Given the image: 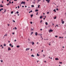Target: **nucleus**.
<instances>
[{
    "label": "nucleus",
    "mask_w": 66,
    "mask_h": 66,
    "mask_svg": "<svg viewBox=\"0 0 66 66\" xmlns=\"http://www.w3.org/2000/svg\"><path fill=\"white\" fill-rule=\"evenodd\" d=\"M30 49V48H27L26 49V51H28V50H29Z\"/></svg>",
    "instance_id": "obj_1"
},
{
    "label": "nucleus",
    "mask_w": 66,
    "mask_h": 66,
    "mask_svg": "<svg viewBox=\"0 0 66 66\" xmlns=\"http://www.w3.org/2000/svg\"><path fill=\"white\" fill-rule=\"evenodd\" d=\"M50 0H46V1H47L48 3H49L50 2Z\"/></svg>",
    "instance_id": "obj_2"
},
{
    "label": "nucleus",
    "mask_w": 66,
    "mask_h": 66,
    "mask_svg": "<svg viewBox=\"0 0 66 66\" xmlns=\"http://www.w3.org/2000/svg\"><path fill=\"white\" fill-rule=\"evenodd\" d=\"M25 3H26L25 2H22V3H21V4H24V5Z\"/></svg>",
    "instance_id": "obj_3"
},
{
    "label": "nucleus",
    "mask_w": 66,
    "mask_h": 66,
    "mask_svg": "<svg viewBox=\"0 0 66 66\" xmlns=\"http://www.w3.org/2000/svg\"><path fill=\"white\" fill-rule=\"evenodd\" d=\"M53 32V30H51V29H50L49 31V32Z\"/></svg>",
    "instance_id": "obj_4"
},
{
    "label": "nucleus",
    "mask_w": 66,
    "mask_h": 66,
    "mask_svg": "<svg viewBox=\"0 0 66 66\" xmlns=\"http://www.w3.org/2000/svg\"><path fill=\"white\" fill-rule=\"evenodd\" d=\"M11 50V49L10 48V47H8V51H9V50Z\"/></svg>",
    "instance_id": "obj_5"
},
{
    "label": "nucleus",
    "mask_w": 66,
    "mask_h": 66,
    "mask_svg": "<svg viewBox=\"0 0 66 66\" xmlns=\"http://www.w3.org/2000/svg\"><path fill=\"white\" fill-rule=\"evenodd\" d=\"M55 60H59V59H58V58H56L55 59Z\"/></svg>",
    "instance_id": "obj_6"
},
{
    "label": "nucleus",
    "mask_w": 66,
    "mask_h": 66,
    "mask_svg": "<svg viewBox=\"0 0 66 66\" xmlns=\"http://www.w3.org/2000/svg\"><path fill=\"white\" fill-rule=\"evenodd\" d=\"M2 10H3V9H0V12H1Z\"/></svg>",
    "instance_id": "obj_7"
},
{
    "label": "nucleus",
    "mask_w": 66,
    "mask_h": 66,
    "mask_svg": "<svg viewBox=\"0 0 66 66\" xmlns=\"http://www.w3.org/2000/svg\"><path fill=\"white\" fill-rule=\"evenodd\" d=\"M62 24H64V21H62Z\"/></svg>",
    "instance_id": "obj_8"
},
{
    "label": "nucleus",
    "mask_w": 66,
    "mask_h": 66,
    "mask_svg": "<svg viewBox=\"0 0 66 66\" xmlns=\"http://www.w3.org/2000/svg\"><path fill=\"white\" fill-rule=\"evenodd\" d=\"M9 46H10L11 47V46H12V44H9Z\"/></svg>",
    "instance_id": "obj_9"
},
{
    "label": "nucleus",
    "mask_w": 66,
    "mask_h": 66,
    "mask_svg": "<svg viewBox=\"0 0 66 66\" xmlns=\"http://www.w3.org/2000/svg\"><path fill=\"white\" fill-rule=\"evenodd\" d=\"M37 32H36L35 33V35H36V36H37Z\"/></svg>",
    "instance_id": "obj_10"
},
{
    "label": "nucleus",
    "mask_w": 66,
    "mask_h": 66,
    "mask_svg": "<svg viewBox=\"0 0 66 66\" xmlns=\"http://www.w3.org/2000/svg\"><path fill=\"white\" fill-rule=\"evenodd\" d=\"M40 19H42V18H43V17H42V16H41L40 17Z\"/></svg>",
    "instance_id": "obj_11"
},
{
    "label": "nucleus",
    "mask_w": 66,
    "mask_h": 66,
    "mask_svg": "<svg viewBox=\"0 0 66 66\" xmlns=\"http://www.w3.org/2000/svg\"><path fill=\"white\" fill-rule=\"evenodd\" d=\"M45 24H46V26H47V25H48V23H47V22H46Z\"/></svg>",
    "instance_id": "obj_12"
},
{
    "label": "nucleus",
    "mask_w": 66,
    "mask_h": 66,
    "mask_svg": "<svg viewBox=\"0 0 66 66\" xmlns=\"http://www.w3.org/2000/svg\"><path fill=\"white\" fill-rule=\"evenodd\" d=\"M16 47L17 48H19V45H18L16 46Z\"/></svg>",
    "instance_id": "obj_13"
},
{
    "label": "nucleus",
    "mask_w": 66,
    "mask_h": 66,
    "mask_svg": "<svg viewBox=\"0 0 66 66\" xmlns=\"http://www.w3.org/2000/svg\"><path fill=\"white\" fill-rule=\"evenodd\" d=\"M31 12H32V10H31L30 11H29V13H31Z\"/></svg>",
    "instance_id": "obj_14"
},
{
    "label": "nucleus",
    "mask_w": 66,
    "mask_h": 66,
    "mask_svg": "<svg viewBox=\"0 0 66 66\" xmlns=\"http://www.w3.org/2000/svg\"><path fill=\"white\" fill-rule=\"evenodd\" d=\"M31 7H34V5H31Z\"/></svg>",
    "instance_id": "obj_15"
},
{
    "label": "nucleus",
    "mask_w": 66,
    "mask_h": 66,
    "mask_svg": "<svg viewBox=\"0 0 66 66\" xmlns=\"http://www.w3.org/2000/svg\"><path fill=\"white\" fill-rule=\"evenodd\" d=\"M31 56L32 57H34V56L33 55H31Z\"/></svg>",
    "instance_id": "obj_16"
},
{
    "label": "nucleus",
    "mask_w": 66,
    "mask_h": 66,
    "mask_svg": "<svg viewBox=\"0 0 66 66\" xmlns=\"http://www.w3.org/2000/svg\"><path fill=\"white\" fill-rule=\"evenodd\" d=\"M38 10H35V12H38Z\"/></svg>",
    "instance_id": "obj_17"
},
{
    "label": "nucleus",
    "mask_w": 66,
    "mask_h": 66,
    "mask_svg": "<svg viewBox=\"0 0 66 66\" xmlns=\"http://www.w3.org/2000/svg\"><path fill=\"white\" fill-rule=\"evenodd\" d=\"M55 12H56V10L55 9H54L53 10Z\"/></svg>",
    "instance_id": "obj_18"
},
{
    "label": "nucleus",
    "mask_w": 66,
    "mask_h": 66,
    "mask_svg": "<svg viewBox=\"0 0 66 66\" xmlns=\"http://www.w3.org/2000/svg\"><path fill=\"white\" fill-rule=\"evenodd\" d=\"M31 17H32L33 16V14H31Z\"/></svg>",
    "instance_id": "obj_19"
},
{
    "label": "nucleus",
    "mask_w": 66,
    "mask_h": 66,
    "mask_svg": "<svg viewBox=\"0 0 66 66\" xmlns=\"http://www.w3.org/2000/svg\"><path fill=\"white\" fill-rule=\"evenodd\" d=\"M32 45H34V42H32Z\"/></svg>",
    "instance_id": "obj_20"
},
{
    "label": "nucleus",
    "mask_w": 66,
    "mask_h": 66,
    "mask_svg": "<svg viewBox=\"0 0 66 66\" xmlns=\"http://www.w3.org/2000/svg\"><path fill=\"white\" fill-rule=\"evenodd\" d=\"M1 63H2L3 62V60H1Z\"/></svg>",
    "instance_id": "obj_21"
},
{
    "label": "nucleus",
    "mask_w": 66,
    "mask_h": 66,
    "mask_svg": "<svg viewBox=\"0 0 66 66\" xmlns=\"http://www.w3.org/2000/svg\"><path fill=\"white\" fill-rule=\"evenodd\" d=\"M49 14V12H47V14Z\"/></svg>",
    "instance_id": "obj_22"
},
{
    "label": "nucleus",
    "mask_w": 66,
    "mask_h": 66,
    "mask_svg": "<svg viewBox=\"0 0 66 66\" xmlns=\"http://www.w3.org/2000/svg\"><path fill=\"white\" fill-rule=\"evenodd\" d=\"M16 13L17 14H18V13H19V12L18 11H17Z\"/></svg>",
    "instance_id": "obj_23"
},
{
    "label": "nucleus",
    "mask_w": 66,
    "mask_h": 66,
    "mask_svg": "<svg viewBox=\"0 0 66 66\" xmlns=\"http://www.w3.org/2000/svg\"><path fill=\"white\" fill-rule=\"evenodd\" d=\"M31 31H33V29H32V28L31 29Z\"/></svg>",
    "instance_id": "obj_24"
},
{
    "label": "nucleus",
    "mask_w": 66,
    "mask_h": 66,
    "mask_svg": "<svg viewBox=\"0 0 66 66\" xmlns=\"http://www.w3.org/2000/svg\"><path fill=\"white\" fill-rule=\"evenodd\" d=\"M39 6H40V5H38V8H39Z\"/></svg>",
    "instance_id": "obj_25"
},
{
    "label": "nucleus",
    "mask_w": 66,
    "mask_h": 66,
    "mask_svg": "<svg viewBox=\"0 0 66 66\" xmlns=\"http://www.w3.org/2000/svg\"><path fill=\"white\" fill-rule=\"evenodd\" d=\"M37 56H39V55H38V53L37 54Z\"/></svg>",
    "instance_id": "obj_26"
},
{
    "label": "nucleus",
    "mask_w": 66,
    "mask_h": 66,
    "mask_svg": "<svg viewBox=\"0 0 66 66\" xmlns=\"http://www.w3.org/2000/svg\"><path fill=\"white\" fill-rule=\"evenodd\" d=\"M13 22H15V21L14 20H13Z\"/></svg>",
    "instance_id": "obj_27"
},
{
    "label": "nucleus",
    "mask_w": 66,
    "mask_h": 66,
    "mask_svg": "<svg viewBox=\"0 0 66 66\" xmlns=\"http://www.w3.org/2000/svg\"><path fill=\"white\" fill-rule=\"evenodd\" d=\"M9 4H10V3H9L8 4H6V5H9Z\"/></svg>",
    "instance_id": "obj_28"
},
{
    "label": "nucleus",
    "mask_w": 66,
    "mask_h": 66,
    "mask_svg": "<svg viewBox=\"0 0 66 66\" xmlns=\"http://www.w3.org/2000/svg\"><path fill=\"white\" fill-rule=\"evenodd\" d=\"M33 22H30V23L31 24H32Z\"/></svg>",
    "instance_id": "obj_29"
},
{
    "label": "nucleus",
    "mask_w": 66,
    "mask_h": 66,
    "mask_svg": "<svg viewBox=\"0 0 66 66\" xmlns=\"http://www.w3.org/2000/svg\"><path fill=\"white\" fill-rule=\"evenodd\" d=\"M4 36H7V34H5V35H4Z\"/></svg>",
    "instance_id": "obj_30"
},
{
    "label": "nucleus",
    "mask_w": 66,
    "mask_h": 66,
    "mask_svg": "<svg viewBox=\"0 0 66 66\" xmlns=\"http://www.w3.org/2000/svg\"><path fill=\"white\" fill-rule=\"evenodd\" d=\"M42 21H42V20H41L40 21V23H42Z\"/></svg>",
    "instance_id": "obj_31"
},
{
    "label": "nucleus",
    "mask_w": 66,
    "mask_h": 66,
    "mask_svg": "<svg viewBox=\"0 0 66 66\" xmlns=\"http://www.w3.org/2000/svg\"><path fill=\"white\" fill-rule=\"evenodd\" d=\"M55 37H56V38L58 37V36H55Z\"/></svg>",
    "instance_id": "obj_32"
},
{
    "label": "nucleus",
    "mask_w": 66,
    "mask_h": 66,
    "mask_svg": "<svg viewBox=\"0 0 66 66\" xmlns=\"http://www.w3.org/2000/svg\"><path fill=\"white\" fill-rule=\"evenodd\" d=\"M59 63H60V64H62V62H60Z\"/></svg>",
    "instance_id": "obj_33"
},
{
    "label": "nucleus",
    "mask_w": 66,
    "mask_h": 66,
    "mask_svg": "<svg viewBox=\"0 0 66 66\" xmlns=\"http://www.w3.org/2000/svg\"><path fill=\"white\" fill-rule=\"evenodd\" d=\"M15 30H17V28L16 27H15Z\"/></svg>",
    "instance_id": "obj_34"
},
{
    "label": "nucleus",
    "mask_w": 66,
    "mask_h": 66,
    "mask_svg": "<svg viewBox=\"0 0 66 66\" xmlns=\"http://www.w3.org/2000/svg\"><path fill=\"white\" fill-rule=\"evenodd\" d=\"M13 47H14V46L13 45H12V46H11V48H13Z\"/></svg>",
    "instance_id": "obj_35"
},
{
    "label": "nucleus",
    "mask_w": 66,
    "mask_h": 66,
    "mask_svg": "<svg viewBox=\"0 0 66 66\" xmlns=\"http://www.w3.org/2000/svg\"><path fill=\"white\" fill-rule=\"evenodd\" d=\"M4 46H6V45L5 44L4 45Z\"/></svg>",
    "instance_id": "obj_36"
},
{
    "label": "nucleus",
    "mask_w": 66,
    "mask_h": 66,
    "mask_svg": "<svg viewBox=\"0 0 66 66\" xmlns=\"http://www.w3.org/2000/svg\"><path fill=\"white\" fill-rule=\"evenodd\" d=\"M11 14H13V11H12L11 12Z\"/></svg>",
    "instance_id": "obj_37"
},
{
    "label": "nucleus",
    "mask_w": 66,
    "mask_h": 66,
    "mask_svg": "<svg viewBox=\"0 0 66 66\" xmlns=\"http://www.w3.org/2000/svg\"><path fill=\"white\" fill-rule=\"evenodd\" d=\"M18 9H19V6H18Z\"/></svg>",
    "instance_id": "obj_38"
},
{
    "label": "nucleus",
    "mask_w": 66,
    "mask_h": 66,
    "mask_svg": "<svg viewBox=\"0 0 66 66\" xmlns=\"http://www.w3.org/2000/svg\"><path fill=\"white\" fill-rule=\"evenodd\" d=\"M56 26H57V27H59V26H58V25H57V24L56 25Z\"/></svg>",
    "instance_id": "obj_39"
},
{
    "label": "nucleus",
    "mask_w": 66,
    "mask_h": 66,
    "mask_svg": "<svg viewBox=\"0 0 66 66\" xmlns=\"http://www.w3.org/2000/svg\"><path fill=\"white\" fill-rule=\"evenodd\" d=\"M38 12H37V13L36 15H38Z\"/></svg>",
    "instance_id": "obj_40"
},
{
    "label": "nucleus",
    "mask_w": 66,
    "mask_h": 66,
    "mask_svg": "<svg viewBox=\"0 0 66 66\" xmlns=\"http://www.w3.org/2000/svg\"><path fill=\"white\" fill-rule=\"evenodd\" d=\"M7 2L9 1V0H7Z\"/></svg>",
    "instance_id": "obj_41"
},
{
    "label": "nucleus",
    "mask_w": 66,
    "mask_h": 66,
    "mask_svg": "<svg viewBox=\"0 0 66 66\" xmlns=\"http://www.w3.org/2000/svg\"><path fill=\"white\" fill-rule=\"evenodd\" d=\"M42 34H41L40 35V34H39V35H40V36H41L42 35Z\"/></svg>",
    "instance_id": "obj_42"
},
{
    "label": "nucleus",
    "mask_w": 66,
    "mask_h": 66,
    "mask_svg": "<svg viewBox=\"0 0 66 66\" xmlns=\"http://www.w3.org/2000/svg\"><path fill=\"white\" fill-rule=\"evenodd\" d=\"M63 21V19L61 20V21Z\"/></svg>",
    "instance_id": "obj_43"
},
{
    "label": "nucleus",
    "mask_w": 66,
    "mask_h": 66,
    "mask_svg": "<svg viewBox=\"0 0 66 66\" xmlns=\"http://www.w3.org/2000/svg\"><path fill=\"white\" fill-rule=\"evenodd\" d=\"M22 7H24V6H22Z\"/></svg>",
    "instance_id": "obj_44"
},
{
    "label": "nucleus",
    "mask_w": 66,
    "mask_h": 66,
    "mask_svg": "<svg viewBox=\"0 0 66 66\" xmlns=\"http://www.w3.org/2000/svg\"><path fill=\"white\" fill-rule=\"evenodd\" d=\"M43 56H44V57H45V55H43Z\"/></svg>",
    "instance_id": "obj_45"
},
{
    "label": "nucleus",
    "mask_w": 66,
    "mask_h": 66,
    "mask_svg": "<svg viewBox=\"0 0 66 66\" xmlns=\"http://www.w3.org/2000/svg\"><path fill=\"white\" fill-rule=\"evenodd\" d=\"M42 52H43V50H42Z\"/></svg>",
    "instance_id": "obj_46"
},
{
    "label": "nucleus",
    "mask_w": 66,
    "mask_h": 66,
    "mask_svg": "<svg viewBox=\"0 0 66 66\" xmlns=\"http://www.w3.org/2000/svg\"><path fill=\"white\" fill-rule=\"evenodd\" d=\"M42 30H43L42 29H40V31H42Z\"/></svg>",
    "instance_id": "obj_47"
},
{
    "label": "nucleus",
    "mask_w": 66,
    "mask_h": 66,
    "mask_svg": "<svg viewBox=\"0 0 66 66\" xmlns=\"http://www.w3.org/2000/svg\"><path fill=\"white\" fill-rule=\"evenodd\" d=\"M9 3H11V2L10 1L9 2Z\"/></svg>",
    "instance_id": "obj_48"
},
{
    "label": "nucleus",
    "mask_w": 66,
    "mask_h": 66,
    "mask_svg": "<svg viewBox=\"0 0 66 66\" xmlns=\"http://www.w3.org/2000/svg\"><path fill=\"white\" fill-rule=\"evenodd\" d=\"M56 17L54 18V19H56Z\"/></svg>",
    "instance_id": "obj_49"
},
{
    "label": "nucleus",
    "mask_w": 66,
    "mask_h": 66,
    "mask_svg": "<svg viewBox=\"0 0 66 66\" xmlns=\"http://www.w3.org/2000/svg\"><path fill=\"white\" fill-rule=\"evenodd\" d=\"M14 42H16V40H14Z\"/></svg>",
    "instance_id": "obj_50"
},
{
    "label": "nucleus",
    "mask_w": 66,
    "mask_h": 66,
    "mask_svg": "<svg viewBox=\"0 0 66 66\" xmlns=\"http://www.w3.org/2000/svg\"><path fill=\"white\" fill-rule=\"evenodd\" d=\"M14 34V32H13V33H12L13 34Z\"/></svg>",
    "instance_id": "obj_51"
},
{
    "label": "nucleus",
    "mask_w": 66,
    "mask_h": 66,
    "mask_svg": "<svg viewBox=\"0 0 66 66\" xmlns=\"http://www.w3.org/2000/svg\"><path fill=\"white\" fill-rule=\"evenodd\" d=\"M44 62H45V63H46V61H45Z\"/></svg>",
    "instance_id": "obj_52"
},
{
    "label": "nucleus",
    "mask_w": 66,
    "mask_h": 66,
    "mask_svg": "<svg viewBox=\"0 0 66 66\" xmlns=\"http://www.w3.org/2000/svg\"><path fill=\"white\" fill-rule=\"evenodd\" d=\"M33 32H32L31 34H33Z\"/></svg>",
    "instance_id": "obj_53"
},
{
    "label": "nucleus",
    "mask_w": 66,
    "mask_h": 66,
    "mask_svg": "<svg viewBox=\"0 0 66 66\" xmlns=\"http://www.w3.org/2000/svg\"><path fill=\"white\" fill-rule=\"evenodd\" d=\"M49 39H46V40H48Z\"/></svg>",
    "instance_id": "obj_54"
},
{
    "label": "nucleus",
    "mask_w": 66,
    "mask_h": 66,
    "mask_svg": "<svg viewBox=\"0 0 66 66\" xmlns=\"http://www.w3.org/2000/svg\"><path fill=\"white\" fill-rule=\"evenodd\" d=\"M14 1H17V0H14Z\"/></svg>",
    "instance_id": "obj_55"
},
{
    "label": "nucleus",
    "mask_w": 66,
    "mask_h": 66,
    "mask_svg": "<svg viewBox=\"0 0 66 66\" xmlns=\"http://www.w3.org/2000/svg\"><path fill=\"white\" fill-rule=\"evenodd\" d=\"M2 6V4H1V7Z\"/></svg>",
    "instance_id": "obj_56"
},
{
    "label": "nucleus",
    "mask_w": 66,
    "mask_h": 66,
    "mask_svg": "<svg viewBox=\"0 0 66 66\" xmlns=\"http://www.w3.org/2000/svg\"><path fill=\"white\" fill-rule=\"evenodd\" d=\"M14 3V2H12V3Z\"/></svg>",
    "instance_id": "obj_57"
},
{
    "label": "nucleus",
    "mask_w": 66,
    "mask_h": 66,
    "mask_svg": "<svg viewBox=\"0 0 66 66\" xmlns=\"http://www.w3.org/2000/svg\"><path fill=\"white\" fill-rule=\"evenodd\" d=\"M56 10H57H57H58V9H56Z\"/></svg>",
    "instance_id": "obj_58"
},
{
    "label": "nucleus",
    "mask_w": 66,
    "mask_h": 66,
    "mask_svg": "<svg viewBox=\"0 0 66 66\" xmlns=\"http://www.w3.org/2000/svg\"><path fill=\"white\" fill-rule=\"evenodd\" d=\"M25 7H27V6H25Z\"/></svg>",
    "instance_id": "obj_59"
},
{
    "label": "nucleus",
    "mask_w": 66,
    "mask_h": 66,
    "mask_svg": "<svg viewBox=\"0 0 66 66\" xmlns=\"http://www.w3.org/2000/svg\"><path fill=\"white\" fill-rule=\"evenodd\" d=\"M62 48H64V46Z\"/></svg>",
    "instance_id": "obj_60"
},
{
    "label": "nucleus",
    "mask_w": 66,
    "mask_h": 66,
    "mask_svg": "<svg viewBox=\"0 0 66 66\" xmlns=\"http://www.w3.org/2000/svg\"><path fill=\"white\" fill-rule=\"evenodd\" d=\"M37 44H38V43L37 42Z\"/></svg>",
    "instance_id": "obj_61"
},
{
    "label": "nucleus",
    "mask_w": 66,
    "mask_h": 66,
    "mask_svg": "<svg viewBox=\"0 0 66 66\" xmlns=\"http://www.w3.org/2000/svg\"><path fill=\"white\" fill-rule=\"evenodd\" d=\"M43 19L45 20V18H44Z\"/></svg>",
    "instance_id": "obj_62"
},
{
    "label": "nucleus",
    "mask_w": 66,
    "mask_h": 66,
    "mask_svg": "<svg viewBox=\"0 0 66 66\" xmlns=\"http://www.w3.org/2000/svg\"><path fill=\"white\" fill-rule=\"evenodd\" d=\"M59 38H61V37H60Z\"/></svg>",
    "instance_id": "obj_63"
},
{
    "label": "nucleus",
    "mask_w": 66,
    "mask_h": 66,
    "mask_svg": "<svg viewBox=\"0 0 66 66\" xmlns=\"http://www.w3.org/2000/svg\"><path fill=\"white\" fill-rule=\"evenodd\" d=\"M3 1H2V3H3Z\"/></svg>",
    "instance_id": "obj_64"
}]
</instances>
